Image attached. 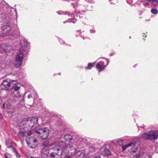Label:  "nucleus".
<instances>
[{
	"mask_svg": "<svg viewBox=\"0 0 158 158\" xmlns=\"http://www.w3.org/2000/svg\"><path fill=\"white\" fill-rule=\"evenodd\" d=\"M54 151L51 153L50 156L54 158H59L62 154L63 152L67 150L69 153H70L71 155L73 156L75 154L77 155L78 153L80 152V151H77L76 149L70 145H66L65 143L63 141H60L58 143V146L52 148Z\"/></svg>",
	"mask_w": 158,
	"mask_h": 158,
	"instance_id": "f257e3e1",
	"label": "nucleus"
},
{
	"mask_svg": "<svg viewBox=\"0 0 158 158\" xmlns=\"http://www.w3.org/2000/svg\"><path fill=\"white\" fill-rule=\"evenodd\" d=\"M38 118L37 117H32L31 118H28L23 120L22 123L28 124L30 127L32 129H35L37 130L39 127V125L38 123Z\"/></svg>",
	"mask_w": 158,
	"mask_h": 158,
	"instance_id": "f03ea898",
	"label": "nucleus"
},
{
	"mask_svg": "<svg viewBox=\"0 0 158 158\" xmlns=\"http://www.w3.org/2000/svg\"><path fill=\"white\" fill-rule=\"evenodd\" d=\"M35 133L40 139L43 140L46 139L49 135V130L47 127L39 128L35 130Z\"/></svg>",
	"mask_w": 158,
	"mask_h": 158,
	"instance_id": "7ed1b4c3",
	"label": "nucleus"
},
{
	"mask_svg": "<svg viewBox=\"0 0 158 158\" xmlns=\"http://www.w3.org/2000/svg\"><path fill=\"white\" fill-rule=\"evenodd\" d=\"M142 137L145 139L150 140H155L158 138V131L152 130L147 133H145L142 135Z\"/></svg>",
	"mask_w": 158,
	"mask_h": 158,
	"instance_id": "20e7f679",
	"label": "nucleus"
},
{
	"mask_svg": "<svg viewBox=\"0 0 158 158\" xmlns=\"http://www.w3.org/2000/svg\"><path fill=\"white\" fill-rule=\"evenodd\" d=\"M133 158H151L150 155L146 150H141L135 155Z\"/></svg>",
	"mask_w": 158,
	"mask_h": 158,
	"instance_id": "39448f33",
	"label": "nucleus"
},
{
	"mask_svg": "<svg viewBox=\"0 0 158 158\" xmlns=\"http://www.w3.org/2000/svg\"><path fill=\"white\" fill-rule=\"evenodd\" d=\"M7 102L4 103L3 104L2 107L5 108L6 105V110L7 112L9 114L12 115L15 112V107L13 105L9 104H7Z\"/></svg>",
	"mask_w": 158,
	"mask_h": 158,
	"instance_id": "423d86ee",
	"label": "nucleus"
},
{
	"mask_svg": "<svg viewBox=\"0 0 158 158\" xmlns=\"http://www.w3.org/2000/svg\"><path fill=\"white\" fill-rule=\"evenodd\" d=\"M43 146L44 147L42 148L41 151V158H45L47 157L49 154V149L48 147L49 145L48 144H46L45 143H43Z\"/></svg>",
	"mask_w": 158,
	"mask_h": 158,
	"instance_id": "0eeeda50",
	"label": "nucleus"
},
{
	"mask_svg": "<svg viewBox=\"0 0 158 158\" xmlns=\"http://www.w3.org/2000/svg\"><path fill=\"white\" fill-rule=\"evenodd\" d=\"M15 81L7 78L3 81L1 83L2 86L5 90H7L10 86L11 83Z\"/></svg>",
	"mask_w": 158,
	"mask_h": 158,
	"instance_id": "6e6552de",
	"label": "nucleus"
},
{
	"mask_svg": "<svg viewBox=\"0 0 158 158\" xmlns=\"http://www.w3.org/2000/svg\"><path fill=\"white\" fill-rule=\"evenodd\" d=\"M101 153L102 155L107 156L111 154V152L108 149L105 148L101 149Z\"/></svg>",
	"mask_w": 158,
	"mask_h": 158,
	"instance_id": "1a4fd4ad",
	"label": "nucleus"
},
{
	"mask_svg": "<svg viewBox=\"0 0 158 158\" xmlns=\"http://www.w3.org/2000/svg\"><path fill=\"white\" fill-rule=\"evenodd\" d=\"M63 138L65 141H68L69 142L72 141H73V142L76 141L73 137H72L71 135L69 134L65 135L64 136Z\"/></svg>",
	"mask_w": 158,
	"mask_h": 158,
	"instance_id": "9d476101",
	"label": "nucleus"
},
{
	"mask_svg": "<svg viewBox=\"0 0 158 158\" xmlns=\"http://www.w3.org/2000/svg\"><path fill=\"white\" fill-rule=\"evenodd\" d=\"M106 65H103L102 64V62H100L97 63L96 64V67L99 70V72H100V71L103 70Z\"/></svg>",
	"mask_w": 158,
	"mask_h": 158,
	"instance_id": "9b49d317",
	"label": "nucleus"
},
{
	"mask_svg": "<svg viewBox=\"0 0 158 158\" xmlns=\"http://www.w3.org/2000/svg\"><path fill=\"white\" fill-rule=\"evenodd\" d=\"M136 143V142L135 141H132L131 143H128V144L125 145L124 146H122V149L123 151H124L128 147L131 146H134L135 143Z\"/></svg>",
	"mask_w": 158,
	"mask_h": 158,
	"instance_id": "f8f14e48",
	"label": "nucleus"
},
{
	"mask_svg": "<svg viewBox=\"0 0 158 158\" xmlns=\"http://www.w3.org/2000/svg\"><path fill=\"white\" fill-rule=\"evenodd\" d=\"M23 58V55L22 53H19L16 56V60L19 63H22Z\"/></svg>",
	"mask_w": 158,
	"mask_h": 158,
	"instance_id": "ddd939ff",
	"label": "nucleus"
},
{
	"mask_svg": "<svg viewBox=\"0 0 158 158\" xmlns=\"http://www.w3.org/2000/svg\"><path fill=\"white\" fill-rule=\"evenodd\" d=\"M2 48L4 51H10L12 47L10 45H9L7 44H3L1 46Z\"/></svg>",
	"mask_w": 158,
	"mask_h": 158,
	"instance_id": "4468645a",
	"label": "nucleus"
},
{
	"mask_svg": "<svg viewBox=\"0 0 158 158\" xmlns=\"http://www.w3.org/2000/svg\"><path fill=\"white\" fill-rule=\"evenodd\" d=\"M25 136V133L23 131H20L18 134V136L20 139H22Z\"/></svg>",
	"mask_w": 158,
	"mask_h": 158,
	"instance_id": "2eb2a0df",
	"label": "nucleus"
},
{
	"mask_svg": "<svg viewBox=\"0 0 158 158\" xmlns=\"http://www.w3.org/2000/svg\"><path fill=\"white\" fill-rule=\"evenodd\" d=\"M151 2L152 5L154 7L158 6V0H152Z\"/></svg>",
	"mask_w": 158,
	"mask_h": 158,
	"instance_id": "dca6fc26",
	"label": "nucleus"
},
{
	"mask_svg": "<svg viewBox=\"0 0 158 158\" xmlns=\"http://www.w3.org/2000/svg\"><path fill=\"white\" fill-rule=\"evenodd\" d=\"M12 149H13V151L15 153V155L18 158H20V156L19 154L17 151L16 150V149L14 147H12Z\"/></svg>",
	"mask_w": 158,
	"mask_h": 158,
	"instance_id": "f3484780",
	"label": "nucleus"
},
{
	"mask_svg": "<svg viewBox=\"0 0 158 158\" xmlns=\"http://www.w3.org/2000/svg\"><path fill=\"white\" fill-rule=\"evenodd\" d=\"M6 144L8 148H12L13 147L12 146L11 143V141L10 139L6 140Z\"/></svg>",
	"mask_w": 158,
	"mask_h": 158,
	"instance_id": "a211bd4d",
	"label": "nucleus"
},
{
	"mask_svg": "<svg viewBox=\"0 0 158 158\" xmlns=\"http://www.w3.org/2000/svg\"><path fill=\"white\" fill-rule=\"evenodd\" d=\"M30 128L31 129L30 130L27 132V136H28L31 135L32 134V133L33 132H34L35 133V129L34 128V129H32L31 127Z\"/></svg>",
	"mask_w": 158,
	"mask_h": 158,
	"instance_id": "6ab92c4d",
	"label": "nucleus"
},
{
	"mask_svg": "<svg viewBox=\"0 0 158 158\" xmlns=\"http://www.w3.org/2000/svg\"><path fill=\"white\" fill-rule=\"evenodd\" d=\"M22 63H19L16 60L14 64V65L15 67H20L22 64Z\"/></svg>",
	"mask_w": 158,
	"mask_h": 158,
	"instance_id": "aec40b11",
	"label": "nucleus"
},
{
	"mask_svg": "<svg viewBox=\"0 0 158 158\" xmlns=\"http://www.w3.org/2000/svg\"><path fill=\"white\" fill-rule=\"evenodd\" d=\"M151 12L153 14H156L158 12L156 8H153L151 9Z\"/></svg>",
	"mask_w": 158,
	"mask_h": 158,
	"instance_id": "412c9836",
	"label": "nucleus"
},
{
	"mask_svg": "<svg viewBox=\"0 0 158 158\" xmlns=\"http://www.w3.org/2000/svg\"><path fill=\"white\" fill-rule=\"evenodd\" d=\"M20 88V86L15 85L13 87V89L15 91H18Z\"/></svg>",
	"mask_w": 158,
	"mask_h": 158,
	"instance_id": "4be33fe9",
	"label": "nucleus"
},
{
	"mask_svg": "<svg viewBox=\"0 0 158 158\" xmlns=\"http://www.w3.org/2000/svg\"><path fill=\"white\" fill-rule=\"evenodd\" d=\"M12 97L15 98H20V94L18 92V93L15 95L14 93H13L12 95Z\"/></svg>",
	"mask_w": 158,
	"mask_h": 158,
	"instance_id": "5701e85b",
	"label": "nucleus"
},
{
	"mask_svg": "<svg viewBox=\"0 0 158 158\" xmlns=\"http://www.w3.org/2000/svg\"><path fill=\"white\" fill-rule=\"evenodd\" d=\"M5 157L6 158H10V155L8 153H6L4 155Z\"/></svg>",
	"mask_w": 158,
	"mask_h": 158,
	"instance_id": "b1692460",
	"label": "nucleus"
},
{
	"mask_svg": "<svg viewBox=\"0 0 158 158\" xmlns=\"http://www.w3.org/2000/svg\"><path fill=\"white\" fill-rule=\"evenodd\" d=\"M92 67V64L90 63H89L88 65V68L89 69H91Z\"/></svg>",
	"mask_w": 158,
	"mask_h": 158,
	"instance_id": "393cba45",
	"label": "nucleus"
},
{
	"mask_svg": "<svg viewBox=\"0 0 158 158\" xmlns=\"http://www.w3.org/2000/svg\"><path fill=\"white\" fill-rule=\"evenodd\" d=\"M85 155V153L83 152H81V153L79 155V156L80 157V156H82V157H84Z\"/></svg>",
	"mask_w": 158,
	"mask_h": 158,
	"instance_id": "a878e982",
	"label": "nucleus"
},
{
	"mask_svg": "<svg viewBox=\"0 0 158 158\" xmlns=\"http://www.w3.org/2000/svg\"><path fill=\"white\" fill-rule=\"evenodd\" d=\"M138 150L137 147H136L135 149L133 150L132 151L133 152V153H135Z\"/></svg>",
	"mask_w": 158,
	"mask_h": 158,
	"instance_id": "bb28decb",
	"label": "nucleus"
},
{
	"mask_svg": "<svg viewBox=\"0 0 158 158\" xmlns=\"http://www.w3.org/2000/svg\"><path fill=\"white\" fill-rule=\"evenodd\" d=\"M143 4L145 6L149 5V3L148 2H144L143 3Z\"/></svg>",
	"mask_w": 158,
	"mask_h": 158,
	"instance_id": "cd10ccee",
	"label": "nucleus"
},
{
	"mask_svg": "<svg viewBox=\"0 0 158 158\" xmlns=\"http://www.w3.org/2000/svg\"><path fill=\"white\" fill-rule=\"evenodd\" d=\"M33 141L34 143H35L37 142V140L35 139H33Z\"/></svg>",
	"mask_w": 158,
	"mask_h": 158,
	"instance_id": "c85d7f7f",
	"label": "nucleus"
},
{
	"mask_svg": "<svg viewBox=\"0 0 158 158\" xmlns=\"http://www.w3.org/2000/svg\"><path fill=\"white\" fill-rule=\"evenodd\" d=\"M27 97L28 98H32V97H31V95L30 94H29L28 96H27Z\"/></svg>",
	"mask_w": 158,
	"mask_h": 158,
	"instance_id": "c756f323",
	"label": "nucleus"
},
{
	"mask_svg": "<svg viewBox=\"0 0 158 158\" xmlns=\"http://www.w3.org/2000/svg\"><path fill=\"white\" fill-rule=\"evenodd\" d=\"M27 142V144H28L29 143H29L28 142H27V141H29V138H27L26 139Z\"/></svg>",
	"mask_w": 158,
	"mask_h": 158,
	"instance_id": "7c9ffc66",
	"label": "nucleus"
},
{
	"mask_svg": "<svg viewBox=\"0 0 158 158\" xmlns=\"http://www.w3.org/2000/svg\"><path fill=\"white\" fill-rule=\"evenodd\" d=\"M44 143H45L46 144H48V143L49 145V146L50 145L49 143V142L48 141H46L45 142H44L43 143V144Z\"/></svg>",
	"mask_w": 158,
	"mask_h": 158,
	"instance_id": "2f4dec72",
	"label": "nucleus"
},
{
	"mask_svg": "<svg viewBox=\"0 0 158 158\" xmlns=\"http://www.w3.org/2000/svg\"><path fill=\"white\" fill-rule=\"evenodd\" d=\"M95 158H101V156H98L96 157Z\"/></svg>",
	"mask_w": 158,
	"mask_h": 158,
	"instance_id": "473e14b6",
	"label": "nucleus"
},
{
	"mask_svg": "<svg viewBox=\"0 0 158 158\" xmlns=\"http://www.w3.org/2000/svg\"><path fill=\"white\" fill-rule=\"evenodd\" d=\"M66 157V158H70V157L69 156H67Z\"/></svg>",
	"mask_w": 158,
	"mask_h": 158,
	"instance_id": "72a5a7b5",
	"label": "nucleus"
},
{
	"mask_svg": "<svg viewBox=\"0 0 158 158\" xmlns=\"http://www.w3.org/2000/svg\"><path fill=\"white\" fill-rule=\"evenodd\" d=\"M92 32H93V33L94 32H95L94 30H92Z\"/></svg>",
	"mask_w": 158,
	"mask_h": 158,
	"instance_id": "f704fd0d",
	"label": "nucleus"
},
{
	"mask_svg": "<svg viewBox=\"0 0 158 158\" xmlns=\"http://www.w3.org/2000/svg\"><path fill=\"white\" fill-rule=\"evenodd\" d=\"M24 99H22V100H21V101H22V102H24Z\"/></svg>",
	"mask_w": 158,
	"mask_h": 158,
	"instance_id": "c9c22d12",
	"label": "nucleus"
},
{
	"mask_svg": "<svg viewBox=\"0 0 158 158\" xmlns=\"http://www.w3.org/2000/svg\"><path fill=\"white\" fill-rule=\"evenodd\" d=\"M108 64V63H107L106 65H107Z\"/></svg>",
	"mask_w": 158,
	"mask_h": 158,
	"instance_id": "e433bc0d",
	"label": "nucleus"
}]
</instances>
